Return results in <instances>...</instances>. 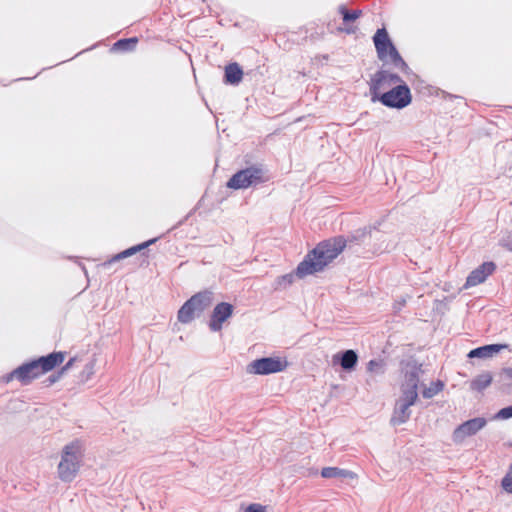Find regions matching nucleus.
Masks as SVG:
<instances>
[{
  "mask_svg": "<svg viewBox=\"0 0 512 512\" xmlns=\"http://www.w3.org/2000/svg\"><path fill=\"white\" fill-rule=\"evenodd\" d=\"M404 380L401 384V396L396 401L391 423L400 425L407 422L411 416L410 407L418 399V386L420 377L423 374L422 365L416 361H409L405 364Z\"/></svg>",
  "mask_w": 512,
  "mask_h": 512,
  "instance_id": "nucleus-1",
  "label": "nucleus"
},
{
  "mask_svg": "<svg viewBox=\"0 0 512 512\" xmlns=\"http://www.w3.org/2000/svg\"><path fill=\"white\" fill-rule=\"evenodd\" d=\"M346 240L338 236L319 243L296 269V275L303 278L307 275L322 271L325 266L332 262L345 248Z\"/></svg>",
  "mask_w": 512,
  "mask_h": 512,
  "instance_id": "nucleus-2",
  "label": "nucleus"
},
{
  "mask_svg": "<svg viewBox=\"0 0 512 512\" xmlns=\"http://www.w3.org/2000/svg\"><path fill=\"white\" fill-rule=\"evenodd\" d=\"M64 359V352H53L47 356H42L14 369L8 375L7 380L17 379L22 384H28L33 379L54 369L57 365L61 364Z\"/></svg>",
  "mask_w": 512,
  "mask_h": 512,
  "instance_id": "nucleus-3",
  "label": "nucleus"
},
{
  "mask_svg": "<svg viewBox=\"0 0 512 512\" xmlns=\"http://www.w3.org/2000/svg\"><path fill=\"white\" fill-rule=\"evenodd\" d=\"M84 446L80 440H73L61 450V459L57 466L58 478L65 483L72 482L81 467Z\"/></svg>",
  "mask_w": 512,
  "mask_h": 512,
  "instance_id": "nucleus-4",
  "label": "nucleus"
},
{
  "mask_svg": "<svg viewBox=\"0 0 512 512\" xmlns=\"http://www.w3.org/2000/svg\"><path fill=\"white\" fill-rule=\"evenodd\" d=\"M373 41L378 58L386 65L391 64L401 72L409 70L408 65L398 53L396 47L389 38V34H374Z\"/></svg>",
  "mask_w": 512,
  "mask_h": 512,
  "instance_id": "nucleus-5",
  "label": "nucleus"
},
{
  "mask_svg": "<svg viewBox=\"0 0 512 512\" xmlns=\"http://www.w3.org/2000/svg\"><path fill=\"white\" fill-rule=\"evenodd\" d=\"M213 301V292L204 290L193 295L178 311V320L181 323L191 322L196 315L206 310Z\"/></svg>",
  "mask_w": 512,
  "mask_h": 512,
  "instance_id": "nucleus-6",
  "label": "nucleus"
},
{
  "mask_svg": "<svg viewBox=\"0 0 512 512\" xmlns=\"http://www.w3.org/2000/svg\"><path fill=\"white\" fill-rule=\"evenodd\" d=\"M267 180L268 177L260 166H250L236 172L227 182V187L235 190L247 189L264 183Z\"/></svg>",
  "mask_w": 512,
  "mask_h": 512,
  "instance_id": "nucleus-7",
  "label": "nucleus"
},
{
  "mask_svg": "<svg viewBox=\"0 0 512 512\" xmlns=\"http://www.w3.org/2000/svg\"><path fill=\"white\" fill-rule=\"evenodd\" d=\"M287 366V361L280 357H264L252 361L248 365L247 371L257 375H268L281 372L285 370Z\"/></svg>",
  "mask_w": 512,
  "mask_h": 512,
  "instance_id": "nucleus-8",
  "label": "nucleus"
},
{
  "mask_svg": "<svg viewBox=\"0 0 512 512\" xmlns=\"http://www.w3.org/2000/svg\"><path fill=\"white\" fill-rule=\"evenodd\" d=\"M379 100L387 107L404 108L411 102L410 89L406 84L397 85L389 91L383 93Z\"/></svg>",
  "mask_w": 512,
  "mask_h": 512,
  "instance_id": "nucleus-9",
  "label": "nucleus"
},
{
  "mask_svg": "<svg viewBox=\"0 0 512 512\" xmlns=\"http://www.w3.org/2000/svg\"><path fill=\"white\" fill-rule=\"evenodd\" d=\"M402 79L396 74L388 70H380L376 72L371 78L370 91L372 99L378 98L382 90H386L391 86L402 85Z\"/></svg>",
  "mask_w": 512,
  "mask_h": 512,
  "instance_id": "nucleus-10",
  "label": "nucleus"
},
{
  "mask_svg": "<svg viewBox=\"0 0 512 512\" xmlns=\"http://www.w3.org/2000/svg\"><path fill=\"white\" fill-rule=\"evenodd\" d=\"M487 424V420L483 417H476L465 421L456 427L452 434V440L456 444H461L467 437L476 435Z\"/></svg>",
  "mask_w": 512,
  "mask_h": 512,
  "instance_id": "nucleus-11",
  "label": "nucleus"
},
{
  "mask_svg": "<svg viewBox=\"0 0 512 512\" xmlns=\"http://www.w3.org/2000/svg\"><path fill=\"white\" fill-rule=\"evenodd\" d=\"M234 307L227 302L218 303L210 316L209 328L213 332H218L222 329L223 323L233 315Z\"/></svg>",
  "mask_w": 512,
  "mask_h": 512,
  "instance_id": "nucleus-12",
  "label": "nucleus"
},
{
  "mask_svg": "<svg viewBox=\"0 0 512 512\" xmlns=\"http://www.w3.org/2000/svg\"><path fill=\"white\" fill-rule=\"evenodd\" d=\"M495 268L496 265L493 262H484L468 275L464 288L467 289L483 283L494 272Z\"/></svg>",
  "mask_w": 512,
  "mask_h": 512,
  "instance_id": "nucleus-13",
  "label": "nucleus"
},
{
  "mask_svg": "<svg viewBox=\"0 0 512 512\" xmlns=\"http://www.w3.org/2000/svg\"><path fill=\"white\" fill-rule=\"evenodd\" d=\"M332 361L333 364H339L343 370L351 371L358 362V355L354 350L349 349L333 355Z\"/></svg>",
  "mask_w": 512,
  "mask_h": 512,
  "instance_id": "nucleus-14",
  "label": "nucleus"
},
{
  "mask_svg": "<svg viewBox=\"0 0 512 512\" xmlns=\"http://www.w3.org/2000/svg\"><path fill=\"white\" fill-rule=\"evenodd\" d=\"M508 346L505 344H491L485 345L482 347H478L476 349L471 350L468 353L469 358H489L493 355L499 353L501 350L506 349Z\"/></svg>",
  "mask_w": 512,
  "mask_h": 512,
  "instance_id": "nucleus-15",
  "label": "nucleus"
},
{
  "mask_svg": "<svg viewBox=\"0 0 512 512\" xmlns=\"http://www.w3.org/2000/svg\"><path fill=\"white\" fill-rule=\"evenodd\" d=\"M243 77V71L237 63H231L225 67V81L236 85Z\"/></svg>",
  "mask_w": 512,
  "mask_h": 512,
  "instance_id": "nucleus-16",
  "label": "nucleus"
},
{
  "mask_svg": "<svg viewBox=\"0 0 512 512\" xmlns=\"http://www.w3.org/2000/svg\"><path fill=\"white\" fill-rule=\"evenodd\" d=\"M156 240H157V238H154V239L148 240L146 242H143L141 244H138L136 246L130 247V248L122 251L121 253H118L117 255H115L113 257L112 261H118V260L130 257V256L134 255L135 253L147 248L151 244L155 243Z\"/></svg>",
  "mask_w": 512,
  "mask_h": 512,
  "instance_id": "nucleus-17",
  "label": "nucleus"
},
{
  "mask_svg": "<svg viewBox=\"0 0 512 512\" xmlns=\"http://www.w3.org/2000/svg\"><path fill=\"white\" fill-rule=\"evenodd\" d=\"M321 476L323 478H353V473L337 467H325L321 471Z\"/></svg>",
  "mask_w": 512,
  "mask_h": 512,
  "instance_id": "nucleus-18",
  "label": "nucleus"
},
{
  "mask_svg": "<svg viewBox=\"0 0 512 512\" xmlns=\"http://www.w3.org/2000/svg\"><path fill=\"white\" fill-rule=\"evenodd\" d=\"M492 379V375L489 372H484L471 381L470 387L473 390L482 391L491 384Z\"/></svg>",
  "mask_w": 512,
  "mask_h": 512,
  "instance_id": "nucleus-19",
  "label": "nucleus"
},
{
  "mask_svg": "<svg viewBox=\"0 0 512 512\" xmlns=\"http://www.w3.org/2000/svg\"><path fill=\"white\" fill-rule=\"evenodd\" d=\"M137 43H138V38L137 37L121 39V40H118L117 42H115L113 44L111 50L115 51V52H118V51H121V52L132 51L136 47Z\"/></svg>",
  "mask_w": 512,
  "mask_h": 512,
  "instance_id": "nucleus-20",
  "label": "nucleus"
},
{
  "mask_svg": "<svg viewBox=\"0 0 512 512\" xmlns=\"http://www.w3.org/2000/svg\"><path fill=\"white\" fill-rule=\"evenodd\" d=\"M339 13L342 15L343 22L348 25L350 22L355 21L362 15V11L359 9L349 10L346 6L340 5L338 8Z\"/></svg>",
  "mask_w": 512,
  "mask_h": 512,
  "instance_id": "nucleus-21",
  "label": "nucleus"
},
{
  "mask_svg": "<svg viewBox=\"0 0 512 512\" xmlns=\"http://www.w3.org/2000/svg\"><path fill=\"white\" fill-rule=\"evenodd\" d=\"M367 371L372 375H383L385 373V363L382 360H370L367 364Z\"/></svg>",
  "mask_w": 512,
  "mask_h": 512,
  "instance_id": "nucleus-22",
  "label": "nucleus"
},
{
  "mask_svg": "<svg viewBox=\"0 0 512 512\" xmlns=\"http://www.w3.org/2000/svg\"><path fill=\"white\" fill-rule=\"evenodd\" d=\"M443 383L441 381L433 382L429 387H425L422 391L424 398H432L437 395L443 389Z\"/></svg>",
  "mask_w": 512,
  "mask_h": 512,
  "instance_id": "nucleus-23",
  "label": "nucleus"
},
{
  "mask_svg": "<svg viewBox=\"0 0 512 512\" xmlns=\"http://www.w3.org/2000/svg\"><path fill=\"white\" fill-rule=\"evenodd\" d=\"M95 363H96V361L93 359L85 364L83 371H82L83 380L87 381L94 375Z\"/></svg>",
  "mask_w": 512,
  "mask_h": 512,
  "instance_id": "nucleus-24",
  "label": "nucleus"
},
{
  "mask_svg": "<svg viewBox=\"0 0 512 512\" xmlns=\"http://www.w3.org/2000/svg\"><path fill=\"white\" fill-rule=\"evenodd\" d=\"M502 487L505 491L512 493V463L507 474L502 479Z\"/></svg>",
  "mask_w": 512,
  "mask_h": 512,
  "instance_id": "nucleus-25",
  "label": "nucleus"
},
{
  "mask_svg": "<svg viewBox=\"0 0 512 512\" xmlns=\"http://www.w3.org/2000/svg\"><path fill=\"white\" fill-rule=\"evenodd\" d=\"M496 417L499 418V419H509V418H511L512 417V405L500 409L498 411Z\"/></svg>",
  "mask_w": 512,
  "mask_h": 512,
  "instance_id": "nucleus-26",
  "label": "nucleus"
},
{
  "mask_svg": "<svg viewBox=\"0 0 512 512\" xmlns=\"http://www.w3.org/2000/svg\"><path fill=\"white\" fill-rule=\"evenodd\" d=\"M500 244L512 252V232H509L507 235H505L501 239Z\"/></svg>",
  "mask_w": 512,
  "mask_h": 512,
  "instance_id": "nucleus-27",
  "label": "nucleus"
},
{
  "mask_svg": "<svg viewBox=\"0 0 512 512\" xmlns=\"http://www.w3.org/2000/svg\"><path fill=\"white\" fill-rule=\"evenodd\" d=\"M245 512H266L264 507L259 504H251L247 507Z\"/></svg>",
  "mask_w": 512,
  "mask_h": 512,
  "instance_id": "nucleus-28",
  "label": "nucleus"
},
{
  "mask_svg": "<svg viewBox=\"0 0 512 512\" xmlns=\"http://www.w3.org/2000/svg\"><path fill=\"white\" fill-rule=\"evenodd\" d=\"M75 361V358H71L63 367L62 369L60 370V374H64L67 370H69L73 363Z\"/></svg>",
  "mask_w": 512,
  "mask_h": 512,
  "instance_id": "nucleus-29",
  "label": "nucleus"
},
{
  "mask_svg": "<svg viewBox=\"0 0 512 512\" xmlns=\"http://www.w3.org/2000/svg\"><path fill=\"white\" fill-rule=\"evenodd\" d=\"M293 277L294 276L292 274H286V275L281 277L280 283L281 282H285L287 284H291L293 282Z\"/></svg>",
  "mask_w": 512,
  "mask_h": 512,
  "instance_id": "nucleus-30",
  "label": "nucleus"
},
{
  "mask_svg": "<svg viewBox=\"0 0 512 512\" xmlns=\"http://www.w3.org/2000/svg\"><path fill=\"white\" fill-rule=\"evenodd\" d=\"M501 375L505 376L506 378L512 379V368L503 369Z\"/></svg>",
  "mask_w": 512,
  "mask_h": 512,
  "instance_id": "nucleus-31",
  "label": "nucleus"
},
{
  "mask_svg": "<svg viewBox=\"0 0 512 512\" xmlns=\"http://www.w3.org/2000/svg\"><path fill=\"white\" fill-rule=\"evenodd\" d=\"M63 374H60V371L57 373V375H52L49 377V380L51 383H54L56 382L57 380H59L61 378Z\"/></svg>",
  "mask_w": 512,
  "mask_h": 512,
  "instance_id": "nucleus-32",
  "label": "nucleus"
},
{
  "mask_svg": "<svg viewBox=\"0 0 512 512\" xmlns=\"http://www.w3.org/2000/svg\"><path fill=\"white\" fill-rule=\"evenodd\" d=\"M406 303V299L402 298L400 301H397L395 305H397V308L400 309L401 306H404Z\"/></svg>",
  "mask_w": 512,
  "mask_h": 512,
  "instance_id": "nucleus-33",
  "label": "nucleus"
},
{
  "mask_svg": "<svg viewBox=\"0 0 512 512\" xmlns=\"http://www.w3.org/2000/svg\"><path fill=\"white\" fill-rule=\"evenodd\" d=\"M375 32H381V33H384V32H387L385 26H382L381 28H377Z\"/></svg>",
  "mask_w": 512,
  "mask_h": 512,
  "instance_id": "nucleus-34",
  "label": "nucleus"
},
{
  "mask_svg": "<svg viewBox=\"0 0 512 512\" xmlns=\"http://www.w3.org/2000/svg\"><path fill=\"white\" fill-rule=\"evenodd\" d=\"M338 32H351L349 29H342V28H339L338 29Z\"/></svg>",
  "mask_w": 512,
  "mask_h": 512,
  "instance_id": "nucleus-35",
  "label": "nucleus"
}]
</instances>
